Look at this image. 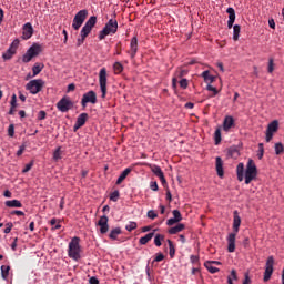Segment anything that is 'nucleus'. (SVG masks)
Segmentation results:
<instances>
[{
  "instance_id": "nucleus-1",
  "label": "nucleus",
  "mask_w": 284,
  "mask_h": 284,
  "mask_svg": "<svg viewBox=\"0 0 284 284\" xmlns=\"http://www.w3.org/2000/svg\"><path fill=\"white\" fill-rule=\"evenodd\" d=\"M237 180L244 183L250 184L252 181L256 180L258 175V170L255 162L250 159L246 163V171L244 172V163L240 162L236 166Z\"/></svg>"
},
{
  "instance_id": "nucleus-2",
  "label": "nucleus",
  "mask_w": 284,
  "mask_h": 284,
  "mask_svg": "<svg viewBox=\"0 0 284 284\" xmlns=\"http://www.w3.org/2000/svg\"><path fill=\"white\" fill-rule=\"evenodd\" d=\"M241 227V215L239 214L237 211L233 212V233H230L227 236V251L229 253H234L235 252V242H236V236L237 233L240 232Z\"/></svg>"
},
{
  "instance_id": "nucleus-3",
  "label": "nucleus",
  "mask_w": 284,
  "mask_h": 284,
  "mask_svg": "<svg viewBox=\"0 0 284 284\" xmlns=\"http://www.w3.org/2000/svg\"><path fill=\"white\" fill-rule=\"evenodd\" d=\"M97 24V17H91L89 20L84 23L81 30V38H78L77 47H81L84 40L90 36V32L92 28Z\"/></svg>"
},
{
  "instance_id": "nucleus-4",
  "label": "nucleus",
  "mask_w": 284,
  "mask_h": 284,
  "mask_svg": "<svg viewBox=\"0 0 284 284\" xmlns=\"http://www.w3.org/2000/svg\"><path fill=\"white\" fill-rule=\"evenodd\" d=\"M68 254H69V257H71L74 261H79L81 258L80 237L74 236L71 239V243L69 244Z\"/></svg>"
},
{
  "instance_id": "nucleus-5",
  "label": "nucleus",
  "mask_w": 284,
  "mask_h": 284,
  "mask_svg": "<svg viewBox=\"0 0 284 284\" xmlns=\"http://www.w3.org/2000/svg\"><path fill=\"white\" fill-rule=\"evenodd\" d=\"M118 28H119V23L116 20L114 19H110L104 29L102 31H100L99 33V39L100 40H103L105 39L108 36H113L115 34V32L118 31Z\"/></svg>"
},
{
  "instance_id": "nucleus-6",
  "label": "nucleus",
  "mask_w": 284,
  "mask_h": 284,
  "mask_svg": "<svg viewBox=\"0 0 284 284\" xmlns=\"http://www.w3.org/2000/svg\"><path fill=\"white\" fill-rule=\"evenodd\" d=\"M43 51V47L41 44L34 43L32 44L28 51L22 57L23 63H29L34 59V57H38Z\"/></svg>"
},
{
  "instance_id": "nucleus-7",
  "label": "nucleus",
  "mask_w": 284,
  "mask_h": 284,
  "mask_svg": "<svg viewBox=\"0 0 284 284\" xmlns=\"http://www.w3.org/2000/svg\"><path fill=\"white\" fill-rule=\"evenodd\" d=\"M44 81L42 79L31 80L26 84V90L31 94H38L43 90Z\"/></svg>"
},
{
  "instance_id": "nucleus-8",
  "label": "nucleus",
  "mask_w": 284,
  "mask_h": 284,
  "mask_svg": "<svg viewBox=\"0 0 284 284\" xmlns=\"http://www.w3.org/2000/svg\"><path fill=\"white\" fill-rule=\"evenodd\" d=\"M99 83L102 92V99H105L108 93V71L105 68H102L99 72Z\"/></svg>"
},
{
  "instance_id": "nucleus-9",
  "label": "nucleus",
  "mask_w": 284,
  "mask_h": 284,
  "mask_svg": "<svg viewBox=\"0 0 284 284\" xmlns=\"http://www.w3.org/2000/svg\"><path fill=\"white\" fill-rule=\"evenodd\" d=\"M88 14H89V11L87 9H82L78 11V13L73 18L72 28L74 30H79L81 26L84 23Z\"/></svg>"
},
{
  "instance_id": "nucleus-10",
  "label": "nucleus",
  "mask_w": 284,
  "mask_h": 284,
  "mask_svg": "<svg viewBox=\"0 0 284 284\" xmlns=\"http://www.w3.org/2000/svg\"><path fill=\"white\" fill-rule=\"evenodd\" d=\"M275 258L274 256H270L266 261L265 272H264V282H268L274 273Z\"/></svg>"
},
{
  "instance_id": "nucleus-11",
  "label": "nucleus",
  "mask_w": 284,
  "mask_h": 284,
  "mask_svg": "<svg viewBox=\"0 0 284 284\" xmlns=\"http://www.w3.org/2000/svg\"><path fill=\"white\" fill-rule=\"evenodd\" d=\"M98 102V97L94 91H89L82 95L81 104L87 108L88 103L95 104Z\"/></svg>"
},
{
  "instance_id": "nucleus-12",
  "label": "nucleus",
  "mask_w": 284,
  "mask_h": 284,
  "mask_svg": "<svg viewBox=\"0 0 284 284\" xmlns=\"http://www.w3.org/2000/svg\"><path fill=\"white\" fill-rule=\"evenodd\" d=\"M58 110L62 113H65L71 110L73 103L70 98L63 97L60 99V102L57 104Z\"/></svg>"
},
{
  "instance_id": "nucleus-13",
  "label": "nucleus",
  "mask_w": 284,
  "mask_h": 284,
  "mask_svg": "<svg viewBox=\"0 0 284 284\" xmlns=\"http://www.w3.org/2000/svg\"><path fill=\"white\" fill-rule=\"evenodd\" d=\"M277 130H278L277 120H274L271 123H268L267 130H266V138H265L267 143H270L273 140L274 134L277 132Z\"/></svg>"
},
{
  "instance_id": "nucleus-14",
  "label": "nucleus",
  "mask_w": 284,
  "mask_h": 284,
  "mask_svg": "<svg viewBox=\"0 0 284 284\" xmlns=\"http://www.w3.org/2000/svg\"><path fill=\"white\" fill-rule=\"evenodd\" d=\"M19 48V40H14L6 53L2 54V59L4 61H9L12 59V57L17 53V50Z\"/></svg>"
},
{
  "instance_id": "nucleus-15",
  "label": "nucleus",
  "mask_w": 284,
  "mask_h": 284,
  "mask_svg": "<svg viewBox=\"0 0 284 284\" xmlns=\"http://www.w3.org/2000/svg\"><path fill=\"white\" fill-rule=\"evenodd\" d=\"M97 226L100 227L101 234L108 233L110 230L108 215H102V217H100V220L98 221Z\"/></svg>"
},
{
  "instance_id": "nucleus-16",
  "label": "nucleus",
  "mask_w": 284,
  "mask_h": 284,
  "mask_svg": "<svg viewBox=\"0 0 284 284\" xmlns=\"http://www.w3.org/2000/svg\"><path fill=\"white\" fill-rule=\"evenodd\" d=\"M89 119V113L82 112L79 114L77 122L73 125V131L77 132L80 128L84 126Z\"/></svg>"
},
{
  "instance_id": "nucleus-17",
  "label": "nucleus",
  "mask_w": 284,
  "mask_h": 284,
  "mask_svg": "<svg viewBox=\"0 0 284 284\" xmlns=\"http://www.w3.org/2000/svg\"><path fill=\"white\" fill-rule=\"evenodd\" d=\"M151 170H152L153 174L160 179V181L162 182L163 185H165L168 183L163 171L161 170L160 166H158V164H152Z\"/></svg>"
},
{
  "instance_id": "nucleus-18",
  "label": "nucleus",
  "mask_w": 284,
  "mask_h": 284,
  "mask_svg": "<svg viewBox=\"0 0 284 284\" xmlns=\"http://www.w3.org/2000/svg\"><path fill=\"white\" fill-rule=\"evenodd\" d=\"M33 34V28H32V23L31 22H26L23 26V33H22V38L24 40H29L32 38Z\"/></svg>"
},
{
  "instance_id": "nucleus-19",
  "label": "nucleus",
  "mask_w": 284,
  "mask_h": 284,
  "mask_svg": "<svg viewBox=\"0 0 284 284\" xmlns=\"http://www.w3.org/2000/svg\"><path fill=\"white\" fill-rule=\"evenodd\" d=\"M138 52V38H131L129 54L131 59H135Z\"/></svg>"
},
{
  "instance_id": "nucleus-20",
  "label": "nucleus",
  "mask_w": 284,
  "mask_h": 284,
  "mask_svg": "<svg viewBox=\"0 0 284 284\" xmlns=\"http://www.w3.org/2000/svg\"><path fill=\"white\" fill-rule=\"evenodd\" d=\"M226 12L229 13L227 28L232 29L233 24L235 22V19H236L235 10H234V8L230 7L226 9Z\"/></svg>"
},
{
  "instance_id": "nucleus-21",
  "label": "nucleus",
  "mask_w": 284,
  "mask_h": 284,
  "mask_svg": "<svg viewBox=\"0 0 284 284\" xmlns=\"http://www.w3.org/2000/svg\"><path fill=\"white\" fill-rule=\"evenodd\" d=\"M215 169H216L217 175L220 178H223L224 176L223 160L220 156L215 159Z\"/></svg>"
},
{
  "instance_id": "nucleus-22",
  "label": "nucleus",
  "mask_w": 284,
  "mask_h": 284,
  "mask_svg": "<svg viewBox=\"0 0 284 284\" xmlns=\"http://www.w3.org/2000/svg\"><path fill=\"white\" fill-rule=\"evenodd\" d=\"M201 77L204 79V81L207 83V85L212 84L215 81V75L210 74V71H203L201 73Z\"/></svg>"
},
{
  "instance_id": "nucleus-23",
  "label": "nucleus",
  "mask_w": 284,
  "mask_h": 284,
  "mask_svg": "<svg viewBox=\"0 0 284 284\" xmlns=\"http://www.w3.org/2000/svg\"><path fill=\"white\" fill-rule=\"evenodd\" d=\"M234 125V119L232 116H225L223 121V130L229 132L230 129Z\"/></svg>"
},
{
  "instance_id": "nucleus-24",
  "label": "nucleus",
  "mask_w": 284,
  "mask_h": 284,
  "mask_svg": "<svg viewBox=\"0 0 284 284\" xmlns=\"http://www.w3.org/2000/svg\"><path fill=\"white\" fill-rule=\"evenodd\" d=\"M43 68H44L43 62H36V64L32 68V72H33L32 77L39 75L43 71Z\"/></svg>"
},
{
  "instance_id": "nucleus-25",
  "label": "nucleus",
  "mask_w": 284,
  "mask_h": 284,
  "mask_svg": "<svg viewBox=\"0 0 284 284\" xmlns=\"http://www.w3.org/2000/svg\"><path fill=\"white\" fill-rule=\"evenodd\" d=\"M132 169L128 168L124 171L121 172V174L118 176L116 184L120 185L128 175H130Z\"/></svg>"
},
{
  "instance_id": "nucleus-26",
  "label": "nucleus",
  "mask_w": 284,
  "mask_h": 284,
  "mask_svg": "<svg viewBox=\"0 0 284 284\" xmlns=\"http://www.w3.org/2000/svg\"><path fill=\"white\" fill-rule=\"evenodd\" d=\"M121 233H122L121 227H114L111 230V232L109 234V239L112 241H115V240H118V236H120Z\"/></svg>"
},
{
  "instance_id": "nucleus-27",
  "label": "nucleus",
  "mask_w": 284,
  "mask_h": 284,
  "mask_svg": "<svg viewBox=\"0 0 284 284\" xmlns=\"http://www.w3.org/2000/svg\"><path fill=\"white\" fill-rule=\"evenodd\" d=\"M185 225L183 223H179L175 226L169 229L170 234H176L184 230Z\"/></svg>"
},
{
  "instance_id": "nucleus-28",
  "label": "nucleus",
  "mask_w": 284,
  "mask_h": 284,
  "mask_svg": "<svg viewBox=\"0 0 284 284\" xmlns=\"http://www.w3.org/2000/svg\"><path fill=\"white\" fill-rule=\"evenodd\" d=\"M7 207H22L21 201L19 200H8L4 202Z\"/></svg>"
},
{
  "instance_id": "nucleus-29",
  "label": "nucleus",
  "mask_w": 284,
  "mask_h": 284,
  "mask_svg": "<svg viewBox=\"0 0 284 284\" xmlns=\"http://www.w3.org/2000/svg\"><path fill=\"white\" fill-rule=\"evenodd\" d=\"M154 237V233H149L142 237H140V245L148 244Z\"/></svg>"
},
{
  "instance_id": "nucleus-30",
  "label": "nucleus",
  "mask_w": 284,
  "mask_h": 284,
  "mask_svg": "<svg viewBox=\"0 0 284 284\" xmlns=\"http://www.w3.org/2000/svg\"><path fill=\"white\" fill-rule=\"evenodd\" d=\"M241 36V26L240 24H234L233 26V40L237 41Z\"/></svg>"
},
{
  "instance_id": "nucleus-31",
  "label": "nucleus",
  "mask_w": 284,
  "mask_h": 284,
  "mask_svg": "<svg viewBox=\"0 0 284 284\" xmlns=\"http://www.w3.org/2000/svg\"><path fill=\"white\" fill-rule=\"evenodd\" d=\"M204 266L209 270V272H211L212 274H215L216 272H219L220 270L216 268V266L213 265V262L206 261L204 263Z\"/></svg>"
},
{
  "instance_id": "nucleus-32",
  "label": "nucleus",
  "mask_w": 284,
  "mask_h": 284,
  "mask_svg": "<svg viewBox=\"0 0 284 284\" xmlns=\"http://www.w3.org/2000/svg\"><path fill=\"white\" fill-rule=\"evenodd\" d=\"M168 244H169V255L171 258H173L175 256V246L172 243V240L168 239Z\"/></svg>"
},
{
  "instance_id": "nucleus-33",
  "label": "nucleus",
  "mask_w": 284,
  "mask_h": 284,
  "mask_svg": "<svg viewBox=\"0 0 284 284\" xmlns=\"http://www.w3.org/2000/svg\"><path fill=\"white\" fill-rule=\"evenodd\" d=\"M189 71L186 69L180 68L175 71V78L182 79L183 77L187 75Z\"/></svg>"
},
{
  "instance_id": "nucleus-34",
  "label": "nucleus",
  "mask_w": 284,
  "mask_h": 284,
  "mask_svg": "<svg viewBox=\"0 0 284 284\" xmlns=\"http://www.w3.org/2000/svg\"><path fill=\"white\" fill-rule=\"evenodd\" d=\"M164 239H165L164 235H162V234H156V235L154 236V244H155L156 246H161V245H162V241H164Z\"/></svg>"
},
{
  "instance_id": "nucleus-35",
  "label": "nucleus",
  "mask_w": 284,
  "mask_h": 284,
  "mask_svg": "<svg viewBox=\"0 0 284 284\" xmlns=\"http://www.w3.org/2000/svg\"><path fill=\"white\" fill-rule=\"evenodd\" d=\"M9 270H10V266H9V265H2V266H1L2 278H3V280H7V278H8V276H9Z\"/></svg>"
},
{
  "instance_id": "nucleus-36",
  "label": "nucleus",
  "mask_w": 284,
  "mask_h": 284,
  "mask_svg": "<svg viewBox=\"0 0 284 284\" xmlns=\"http://www.w3.org/2000/svg\"><path fill=\"white\" fill-rule=\"evenodd\" d=\"M50 225L52 226V230H60L61 229L60 221H58L57 219L50 220Z\"/></svg>"
},
{
  "instance_id": "nucleus-37",
  "label": "nucleus",
  "mask_w": 284,
  "mask_h": 284,
  "mask_svg": "<svg viewBox=\"0 0 284 284\" xmlns=\"http://www.w3.org/2000/svg\"><path fill=\"white\" fill-rule=\"evenodd\" d=\"M284 153V145L282 143L275 144V154L281 155Z\"/></svg>"
},
{
  "instance_id": "nucleus-38",
  "label": "nucleus",
  "mask_w": 284,
  "mask_h": 284,
  "mask_svg": "<svg viewBox=\"0 0 284 284\" xmlns=\"http://www.w3.org/2000/svg\"><path fill=\"white\" fill-rule=\"evenodd\" d=\"M214 140H215V144H220L221 141H222V133H221V130L217 129L214 133Z\"/></svg>"
},
{
  "instance_id": "nucleus-39",
  "label": "nucleus",
  "mask_w": 284,
  "mask_h": 284,
  "mask_svg": "<svg viewBox=\"0 0 284 284\" xmlns=\"http://www.w3.org/2000/svg\"><path fill=\"white\" fill-rule=\"evenodd\" d=\"M114 72L115 74H120L123 72V65L121 64V62H115V64L113 65Z\"/></svg>"
},
{
  "instance_id": "nucleus-40",
  "label": "nucleus",
  "mask_w": 284,
  "mask_h": 284,
  "mask_svg": "<svg viewBox=\"0 0 284 284\" xmlns=\"http://www.w3.org/2000/svg\"><path fill=\"white\" fill-rule=\"evenodd\" d=\"M275 70V62L273 58L268 59V73L272 74Z\"/></svg>"
},
{
  "instance_id": "nucleus-41",
  "label": "nucleus",
  "mask_w": 284,
  "mask_h": 284,
  "mask_svg": "<svg viewBox=\"0 0 284 284\" xmlns=\"http://www.w3.org/2000/svg\"><path fill=\"white\" fill-rule=\"evenodd\" d=\"M173 216H174L173 219H175L176 222H181L183 220V215L179 210L173 211Z\"/></svg>"
},
{
  "instance_id": "nucleus-42",
  "label": "nucleus",
  "mask_w": 284,
  "mask_h": 284,
  "mask_svg": "<svg viewBox=\"0 0 284 284\" xmlns=\"http://www.w3.org/2000/svg\"><path fill=\"white\" fill-rule=\"evenodd\" d=\"M264 154V144L260 143L258 144V150H257V159L262 160Z\"/></svg>"
},
{
  "instance_id": "nucleus-43",
  "label": "nucleus",
  "mask_w": 284,
  "mask_h": 284,
  "mask_svg": "<svg viewBox=\"0 0 284 284\" xmlns=\"http://www.w3.org/2000/svg\"><path fill=\"white\" fill-rule=\"evenodd\" d=\"M53 159L55 162L60 161V159H62L61 156V148H58L54 153H53Z\"/></svg>"
},
{
  "instance_id": "nucleus-44",
  "label": "nucleus",
  "mask_w": 284,
  "mask_h": 284,
  "mask_svg": "<svg viewBox=\"0 0 284 284\" xmlns=\"http://www.w3.org/2000/svg\"><path fill=\"white\" fill-rule=\"evenodd\" d=\"M119 199H120V192L119 191H115V192L110 194V201L118 202Z\"/></svg>"
},
{
  "instance_id": "nucleus-45",
  "label": "nucleus",
  "mask_w": 284,
  "mask_h": 284,
  "mask_svg": "<svg viewBox=\"0 0 284 284\" xmlns=\"http://www.w3.org/2000/svg\"><path fill=\"white\" fill-rule=\"evenodd\" d=\"M136 227H138L136 222H129V224L125 226L126 231L129 232L136 230Z\"/></svg>"
},
{
  "instance_id": "nucleus-46",
  "label": "nucleus",
  "mask_w": 284,
  "mask_h": 284,
  "mask_svg": "<svg viewBox=\"0 0 284 284\" xmlns=\"http://www.w3.org/2000/svg\"><path fill=\"white\" fill-rule=\"evenodd\" d=\"M146 215L151 220H155L158 217V213L154 210L148 211Z\"/></svg>"
},
{
  "instance_id": "nucleus-47",
  "label": "nucleus",
  "mask_w": 284,
  "mask_h": 284,
  "mask_svg": "<svg viewBox=\"0 0 284 284\" xmlns=\"http://www.w3.org/2000/svg\"><path fill=\"white\" fill-rule=\"evenodd\" d=\"M206 90L213 92V97H216L219 93L216 87H213L212 84H207Z\"/></svg>"
},
{
  "instance_id": "nucleus-48",
  "label": "nucleus",
  "mask_w": 284,
  "mask_h": 284,
  "mask_svg": "<svg viewBox=\"0 0 284 284\" xmlns=\"http://www.w3.org/2000/svg\"><path fill=\"white\" fill-rule=\"evenodd\" d=\"M165 257L163 253H158L155 258L153 260V263H160V261H163Z\"/></svg>"
},
{
  "instance_id": "nucleus-49",
  "label": "nucleus",
  "mask_w": 284,
  "mask_h": 284,
  "mask_svg": "<svg viewBox=\"0 0 284 284\" xmlns=\"http://www.w3.org/2000/svg\"><path fill=\"white\" fill-rule=\"evenodd\" d=\"M33 166V162H29L24 165V169L22 170L23 174H26V172H29L30 170H32Z\"/></svg>"
},
{
  "instance_id": "nucleus-50",
  "label": "nucleus",
  "mask_w": 284,
  "mask_h": 284,
  "mask_svg": "<svg viewBox=\"0 0 284 284\" xmlns=\"http://www.w3.org/2000/svg\"><path fill=\"white\" fill-rule=\"evenodd\" d=\"M8 134L10 138L14 136V124H10L8 128Z\"/></svg>"
},
{
  "instance_id": "nucleus-51",
  "label": "nucleus",
  "mask_w": 284,
  "mask_h": 284,
  "mask_svg": "<svg viewBox=\"0 0 284 284\" xmlns=\"http://www.w3.org/2000/svg\"><path fill=\"white\" fill-rule=\"evenodd\" d=\"M6 226H7V227L3 230V232H4L6 234H8V233L11 232V230H12V227H13V223H12V222H9V223L6 224Z\"/></svg>"
},
{
  "instance_id": "nucleus-52",
  "label": "nucleus",
  "mask_w": 284,
  "mask_h": 284,
  "mask_svg": "<svg viewBox=\"0 0 284 284\" xmlns=\"http://www.w3.org/2000/svg\"><path fill=\"white\" fill-rule=\"evenodd\" d=\"M179 84H180V87H181L182 89H187V87H189V82H187L186 79H182V80L179 82Z\"/></svg>"
},
{
  "instance_id": "nucleus-53",
  "label": "nucleus",
  "mask_w": 284,
  "mask_h": 284,
  "mask_svg": "<svg viewBox=\"0 0 284 284\" xmlns=\"http://www.w3.org/2000/svg\"><path fill=\"white\" fill-rule=\"evenodd\" d=\"M47 118V112L41 110L38 112V120H44Z\"/></svg>"
},
{
  "instance_id": "nucleus-54",
  "label": "nucleus",
  "mask_w": 284,
  "mask_h": 284,
  "mask_svg": "<svg viewBox=\"0 0 284 284\" xmlns=\"http://www.w3.org/2000/svg\"><path fill=\"white\" fill-rule=\"evenodd\" d=\"M251 283H252V280L250 277V274L248 273L244 274V282H243V284H251Z\"/></svg>"
},
{
  "instance_id": "nucleus-55",
  "label": "nucleus",
  "mask_w": 284,
  "mask_h": 284,
  "mask_svg": "<svg viewBox=\"0 0 284 284\" xmlns=\"http://www.w3.org/2000/svg\"><path fill=\"white\" fill-rule=\"evenodd\" d=\"M175 223H179V222L174 217L173 219H169L166 221V225L168 226H173V225H175Z\"/></svg>"
},
{
  "instance_id": "nucleus-56",
  "label": "nucleus",
  "mask_w": 284,
  "mask_h": 284,
  "mask_svg": "<svg viewBox=\"0 0 284 284\" xmlns=\"http://www.w3.org/2000/svg\"><path fill=\"white\" fill-rule=\"evenodd\" d=\"M151 190L153 192H158L159 191V184L158 182H151Z\"/></svg>"
},
{
  "instance_id": "nucleus-57",
  "label": "nucleus",
  "mask_w": 284,
  "mask_h": 284,
  "mask_svg": "<svg viewBox=\"0 0 284 284\" xmlns=\"http://www.w3.org/2000/svg\"><path fill=\"white\" fill-rule=\"evenodd\" d=\"M11 106H12V108H17V106H18V103H17V95H16V94L12 95V99H11Z\"/></svg>"
},
{
  "instance_id": "nucleus-58",
  "label": "nucleus",
  "mask_w": 284,
  "mask_h": 284,
  "mask_svg": "<svg viewBox=\"0 0 284 284\" xmlns=\"http://www.w3.org/2000/svg\"><path fill=\"white\" fill-rule=\"evenodd\" d=\"M268 27H270L271 29H276V22H275L274 19H270V20H268Z\"/></svg>"
},
{
  "instance_id": "nucleus-59",
  "label": "nucleus",
  "mask_w": 284,
  "mask_h": 284,
  "mask_svg": "<svg viewBox=\"0 0 284 284\" xmlns=\"http://www.w3.org/2000/svg\"><path fill=\"white\" fill-rule=\"evenodd\" d=\"M89 283H90V284H100V281L98 280V277L92 276V277H90Z\"/></svg>"
},
{
  "instance_id": "nucleus-60",
  "label": "nucleus",
  "mask_w": 284,
  "mask_h": 284,
  "mask_svg": "<svg viewBox=\"0 0 284 284\" xmlns=\"http://www.w3.org/2000/svg\"><path fill=\"white\" fill-rule=\"evenodd\" d=\"M24 151H26V146L21 145L20 149L17 151V156H21Z\"/></svg>"
},
{
  "instance_id": "nucleus-61",
  "label": "nucleus",
  "mask_w": 284,
  "mask_h": 284,
  "mask_svg": "<svg viewBox=\"0 0 284 284\" xmlns=\"http://www.w3.org/2000/svg\"><path fill=\"white\" fill-rule=\"evenodd\" d=\"M231 280H232V281H237V273H236L235 270H233V271L231 272Z\"/></svg>"
},
{
  "instance_id": "nucleus-62",
  "label": "nucleus",
  "mask_w": 284,
  "mask_h": 284,
  "mask_svg": "<svg viewBox=\"0 0 284 284\" xmlns=\"http://www.w3.org/2000/svg\"><path fill=\"white\" fill-rule=\"evenodd\" d=\"M172 87H173L174 90H176V88H178V78H176V75H174V78L172 80Z\"/></svg>"
},
{
  "instance_id": "nucleus-63",
  "label": "nucleus",
  "mask_w": 284,
  "mask_h": 284,
  "mask_svg": "<svg viewBox=\"0 0 284 284\" xmlns=\"http://www.w3.org/2000/svg\"><path fill=\"white\" fill-rule=\"evenodd\" d=\"M12 215L24 216V212L16 210L12 212Z\"/></svg>"
},
{
  "instance_id": "nucleus-64",
  "label": "nucleus",
  "mask_w": 284,
  "mask_h": 284,
  "mask_svg": "<svg viewBox=\"0 0 284 284\" xmlns=\"http://www.w3.org/2000/svg\"><path fill=\"white\" fill-rule=\"evenodd\" d=\"M190 260H191V263H192V264L199 263V257H197V256L192 255V256L190 257Z\"/></svg>"
}]
</instances>
